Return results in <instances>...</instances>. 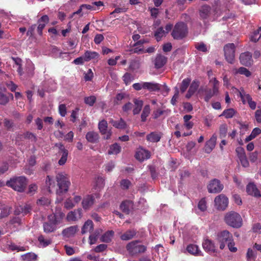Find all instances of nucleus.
<instances>
[{"label":"nucleus","mask_w":261,"mask_h":261,"mask_svg":"<svg viewBox=\"0 0 261 261\" xmlns=\"http://www.w3.org/2000/svg\"><path fill=\"white\" fill-rule=\"evenodd\" d=\"M123 79L126 85L129 84L133 80L131 74L128 73L124 74L123 76Z\"/></svg>","instance_id":"obj_62"},{"label":"nucleus","mask_w":261,"mask_h":261,"mask_svg":"<svg viewBox=\"0 0 261 261\" xmlns=\"http://www.w3.org/2000/svg\"><path fill=\"white\" fill-rule=\"evenodd\" d=\"M75 205L76 204L74 203V201L71 198L67 199L64 202V207L67 209H71L74 207Z\"/></svg>","instance_id":"obj_54"},{"label":"nucleus","mask_w":261,"mask_h":261,"mask_svg":"<svg viewBox=\"0 0 261 261\" xmlns=\"http://www.w3.org/2000/svg\"><path fill=\"white\" fill-rule=\"evenodd\" d=\"M134 102L135 103V108L133 109V113L134 115L138 114L141 111L143 102L142 100L135 99L134 100Z\"/></svg>","instance_id":"obj_37"},{"label":"nucleus","mask_w":261,"mask_h":261,"mask_svg":"<svg viewBox=\"0 0 261 261\" xmlns=\"http://www.w3.org/2000/svg\"><path fill=\"white\" fill-rule=\"evenodd\" d=\"M236 152L237 153L239 159L242 158L246 155L244 149L242 147H238L236 148Z\"/></svg>","instance_id":"obj_60"},{"label":"nucleus","mask_w":261,"mask_h":261,"mask_svg":"<svg viewBox=\"0 0 261 261\" xmlns=\"http://www.w3.org/2000/svg\"><path fill=\"white\" fill-rule=\"evenodd\" d=\"M93 229V223L90 220L86 221L82 227V233L83 234L91 232Z\"/></svg>","instance_id":"obj_35"},{"label":"nucleus","mask_w":261,"mask_h":261,"mask_svg":"<svg viewBox=\"0 0 261 261\" xmlns=\"http://www.w3.org/2000/svg\"><path fill=\"white\" fill-rule=\"evenodd\" d=\"M199 87V82L198 81H193L189 89L188 93L186 94V97L189 98L194 94V93L196 91L198 88Z\"/></svg>","instance_id":"obj_29"},{"label":"nucleus","mask_w":261,"mask_h":261,"mask_svg":"<svg viewBox=\"0 0 261 261\" xmlns=\"http://www.w3.org/2000/svg\"><path fill=\"white\" fill-rule=\"evenodd\" d=\"M9 211L8 207L2 206L0 207V219L8 216L9 214Z\"/></svg>","instance_id":"obj_50"},{"label":"nucleus","mask_w":261,"mask_h":261,"mask_svg":"<svg viewBox=\"0 0 261 261\" xmlns=\"http://www.w3.org/2000/svg\"><path fill=\"white\" fill-rule=\"evenodd\" d=\"M84 56L86 62H88L91 60L98 59L99 57V54L97 52L89 50L86 51Z\"/></svg>","instance_id":"obj_27"},{"label":"nucleus","mask_w":261,"mask_h":261,"mask_svg":"<svg viewBox=\"0 0 261 261\" xmlns=\"http://www.w3.org/2000/svg\"><path fill=\"white\" fill-rule=\"evenodd\" d=\"M187 33V26L184 22L176 23L172 32V36L175 39H180L186 36Z\"/></svg>","instance_id":"obj_5"},{"label":"nucleus","mask_w":261,"mask_h":261,"mask_svg":"<svg viewBox=\"0 0 261 261\" xmlns=\"http://www.w3.org/2000/svg\"><path fill=\"white\" fill-rule=\"evenodd\" d=\"M6 90L5 87L0 86V104L1 105H6L9 101L8 97L4 93Z\"/></svg>","instance_id":"obj_38"},{"label":"nucleus","mask_w":261,"mask_h":261,"mask_svg":"<svg viewBox=\"0 0 261 261\" xmlns=\"http://www.w3.org/2000/svg\"><path fill=\"white\" fill-rule=\"evenodd\" d=\"M144 89L150 91H155L160 89L159 84L153 82H144Z\"/></svg>","instance_id":"obj_34"},{"label":"nucleus","mask_w":261,"mask_h":261,"mask_svg":"<svg viewBox=\"0 0 261 261\" xmlns=\"http://www.w3.org/2000/svg\"><path fill=\"white\" fill-rule=\"evenodd\" d=\"M87 140L91 143H96L99 140L98 134L95 132H89L86 135Z\"/></svg>","instance_id":"obj_30"},{"label":"nucleus","mask_w":261,"mask_h":261,"mask_svg":"<svg viewBox=\"0 0 261 261\" xmlns=\"http://www.w3.org/2000/svg\"><path fill=\"white\" fill-rule=\"evenodd\" d=\"M261 133V129L258 127H256L253 129L251 134L247 137L245 139V142H249L254 139L257 136Z\"/></svg>","instance_id":"obj_42"},{"label":"nucleus","mask_w":261,"mask_h":261,"mask_svg":"<svg viewBox=\"0 0 261 261\" xmlns=\"http://www.w3.org/2000/svg\"><path fill=\"white\" fill-rule=\"evenodd\" d=\"M211 10V7L208 5H204L200 9V15L202 18H206L208 15Z\"/></svg>","instance_id":"obj_41"},{"label":"nucleus","mask_w":261,"mask_h":261,"mask_svg":"<svg viewBox=\"0 0 261 261\" xmlns=\"http://www.w3.org/2000/svg\"><path fill=\"white\" fill-rule=\"evenodd\" d=\"M161 135L160 133L156 132H152L146 136V139L148 141L155 143L159 142L161 139Z\"/></svg>","instance_id":"obj_31"},{"label":"nucleus","mask_w":261,"mask_h":261,"mask_svg":"<svg viewBox=\"0 0 261 261\" xmlns=\"http://www.w3.org/2000/svg\"><path fill=\"white\" fill-rule=\"evenodd\" d=\"M227 132V126L225 124H223L220 126V136L221 138L226 136Z\"/></svg>","instance_id":"obj_56"},{"label":"nucleus","mask_w":261,"mask_h":261,"mask_svg":"<svg viewBox=\"0 0 261 261\" xmlns=\"http://www.w3.org/2000/svg\"><path fill=\"white\" fill-rule=\"evenodd\" d=\"M246 191L248 194L255 197H260L261 196L259 191L256 188V185L253 183L250 182L247 186Z\"/></svg>","instance_id":"obj_20"},{"label":"nucleus","mask_w":261,"mask_h":261,"mask_svg":"<svg viewBox=\"0 0 261 261\" xmlns=\"http://www.w3.org/2000/svg\"><path fill=\"white\" fill-rule=\"evenodd\" d=\"M110 123L115 128L118 129H124L126 127V124L124 120L121 118L119 121L111 119Z\"/></svg>","instance_id":"obj_33"},{"label":"nucleus","mask_w":261,"mask_h":261,"mask_svg":"<svg viewBox=\"0 0 261 261\" xmlns=\"http://www.w3.org/2000/svg\"><path fill=\"white\" fill-rule=\"evenodd\" d=\"M79 230L77 225L71 226L63 230L62 235L65 238L73 237Z\"/></svg>","instance_id":"obj_17"},{"label":"nucleus","mask_w":261,"mask_h":261,"mask_svg":"<svg viewBox=\"0 0 261 261\" xmlns=\"http://www.w3.org/2000/svg\"><path fill=\"white\" fill-rule=\"evenodd\" d=\"M55 146L58 148V153L61 156L58 161V164L61 166L64 165L67 161L68 151L61 143H56Z\"/></svg>","instance_id":"obj_9"},{"label":"nucleus","mask_w":261,"mask_h":261,"mask_svg":"<svg viewBox=\"0 0 261 261\" xmlns=\"http://www.w3.org/2000/svg\"><path fill=\"white\" fill-rule=\"evenodd\" d=\"M7 246L9 249L12 251H16L17 252L24 251L26 249L24 247L17 246L13 243H9L7 244Z\"/></svg>","instance_id":"obj_43"},{"label":"nucleus","mask_w":261,"mask_h":261,"mask_svg":"<svg viewBox=\"0 0 261 261\" xmlns=\"http://www.w3.org/2000/svg\"><path fill=\"white\" fill-rule=\"evenodd\" d=\"M232 236L227 230H224L218 234V240L220 243V248L223 249L225 246V243L232 241Z\"/></svg>","instance_id":"obj_8"},{"label":"nucleus","mask_w":261,"mask_h":261,"mask_svg":"<svg viewBox=\"0 0 261 261\" xmlns=\"http://www.w3.org/2000/svg\"><path fill=\"white\" fill-rule=\"evenodd\" d=\"M98 234L99 232L96 231L94 233L92 234L89 236V240L90 244H94L96 242Z\"/></svg>","instance_id":"obj_57"},{"label":"nucleus","mask_w":261,"mask_h":261,"mask_svg":"<svg viewBox=\"0 0 261 261\" xmlns=\"http://www.w3.org/2000/svg\"><path fill=\"white\" fill-rule=\"evenodd\" d=\"M219 82L215 78L214 79V84L213 91H212L213 94L216 95L218 93L219 89Z\"/></svg>","instance_id":"obj_63"},{"label":"nucleus","mask_w":261,"mask_h":261,"mask_svg":"<svg viewBox=\"0 0 261 261\" xmlns=\"http://www.w3.org/2000/svg\"><path fill=\"white\" fill-rule=\"evenodd\" d=\"M98 128L101 134L103 135L104 139H109L110 138L112 132L111 130H108V123L106 120H102L99 122Z\"/></svg>","instance_id":"obj_14"},{"label":"nucleus","mask_w":261,"mask_h":261,"mask_svg":"<svg viewBox=\"0 0 261 261\" xmlns=\"http://www.w3.org/2000/svg\"><path fill=\"white\" fill-rule=\"evenodd\" d=\"M105 180L104 179L100 176H98L95 178V184L94 185V187L95 190H99L101 188H102L105 185Z\"/></svg>","instance_id":"obj_40"},{"label":"nucleus","mask_w":261,"mask_h":261,"mask_svg":"<svg viewBox=\"0 0 261 261\" xmlns=\"http://www.w3.org/2000/svg\"><path fill=\"white\" fill-rule=\"evenodd\" d=\"M46 185L48 187V191L50 192L51 188L55 187L56 184L53 177L47 176L46 179Z\"/></svg>","instance_id":"obj_51"},{"label":"nucleus","mask_w":261,"mask_h":261,"mask_svg":"<svg viewBox=\"0 0 261 261\" xmlns=\"http://www.w3.org/2000/svg\"><path fill=\"white\" fill-rule=\"evenodd\" d=\"M56 179L58 183V189L57 190V194H62L66 193L70 185L69 178L65 175L60 173L56 176Z\"/></svg>","instance_id":"obj_4"},{"label":"nucleus","mask_w":261,"mask_h":261,"mask_svg":"<svg viewBox=\"0 0 261 261\" xmlns=\"http://www.w3.org/2000/svg\"><path fill=\"white\" fill-rule=\"evenodd\" d=\"M114 232L113 230H109L106 232L100 238V241L102 242L109 243L111 241Z\"/></svg>","instance_id":"obj_36"},{"label":"nucleus","mask_w":261,"mask_h":261,"mask_svg":"<svg viewBox=\"0 0 261 261\" xmlns=\"http://www.w3.org/2000/svg\"><path fill=\"white\" fill-rule=\"evenodd\" d=\"M232 72L234 75L238 74L244 75L246 77H249L251 75V72L247 68L241 67L239 68H234L232 70Z\"/></svg>","instance_id":"obj_26"},{"label":"nucleus","mask_w":261,"mask_h":261,"mask_svg":"<svg viewBox=\"0 0 261 261\" xmlns=\"http://www.w3.org/2000/svg\"><path fill=\"white\" fill-rule=\"evenodd\" d=\"M225 221L227 224L234 228L240 227L242 225L241 216L234 212L227 213L225 216Z\"/></svg>","instance_id":"obj_3"},{"label":"nucleus","mask_w":261,"mask_h":261,"mask_svg":"<svg viewBox=\"0 0 261 261\" xmlns=\"http://www.w3.org/2000/svg\"><path fill=\"white\" fill-rule=\"evenodd\" d=\"M38 241L39 242V245L43 247L48 246L51 243L50 240L45 239L42 236L39 237Z\"/></svg>","instance_id":"obj_53"},{"label":"nucleus","mask_w":261,"mask_h":261,"mask_svg":"<svg viewBox=\"0 0 261 261\" xmlns=\"http://www.w3.org/2000/svg\"><path fill=\"white\" fill-rule=\"evenodd\" d=\"M50 202V200L48 198L42 197L37 200V204L38 205L47 206Z\"/></svg>","instance_id":"obj_49"},{"label":"nucleus","mask_w":261,"mask_h":261,"mask_svg":"<svg viewBox=\"0 0 261 261\" xmlns=\"http://www.w3.org/2000/svg\"><path fill=\"white\" fill-rule=\"evenodd\" d=\"M190 82L191 79L189 78H186L183 80L180 87V90L182 93H184L186 91V90L189 87Z\"/></svg>","instance_id":"obj_48"},{"label":"nucleus","mask_w":261,"mask_h":261,"mask_svg":"<svg viewBox=\"0 0 261 261\" xmlns=\"http://www.w3.org/2000/svg\"><path fill=\"white\" fill-rule=\"evenodd\" d=\"M49 21V18L47 15L42 16L38 21V26L37 28L38 33L41 35L42 34V30L44 28L46 24Z\"/></svg>","instance_id":"obj_21"},{"label":"nucleus","mask_w":261,"mask_h":261,"mask_svg":"<svg viewBox=\"0 0 261 261\" xmlns=\"http://www.w3.org/2000/svg\"><path fill=\"white\" fill-rule=\"evenodd\" d=\"M132 206V202L130 201H125L120 205L121 210L126 213H128L130 207Z\"/></svg>","instance_id":"obj_47"},{"label":"nucleus","mask_w":261,"mask_h":261,"mask_svg":"<svg viewBox=\"0 0 261 261\" xmlns=\"http://www.w3.org/2000/svg\"><path fill=\"white\" fill-rule=\"evenodd\" d=\"M235 46L233 43H228L224 47L225 59L230 64H233L234 60Z\"/></svg>","instance_id":"obj_7"},{"label":"nucleus","mask_w":261,"mask_h":261,"mask_svg":"<svg viewBox=\"0 0 261 261\" xmlns=\"http://www.w3.org/2000/svg\"><path fill=\"white\" fill-rule=\"evenodd\" d=\"M131 185L130 181L128 179H122L121 181L120 185L123 189H127Z\"/></svg>","instance_id":"obj_61"},{"label":"nucleus","mask_w":261,"mask_h":261,"mask_svg":"<svg viewBox=\"0 0 261 261\" xmlns=\"http://www.w3.org/2000/svg\"><path fill=\"white\" fill-rule=\"evenodd\" d=\"M31 211L32 206L30 204H25L18 206L15 211V213L16 215H26L29 214Z\"/></svg>","instance_id":"obj_19"},{"label":"nucleus","mask_w":261,"mask_h":261,"mask_svg":"<svg viewBox=\"0 0 261 261\" xmlns=\"http://www.w3.org/2000/svg\"><path fill=\"white\" fill-rule=\"evenodd\" d=\"M173 25L172 24L168 23L165 26V30L163 27H160L154 32V37L158 41L161 40L163 37H165L167 34L171 30Z\"/></svg>","instance_id":"obj_11"},{"label":"nucleus","mask_w":261,"mask_h":261,"mask_svg":"<svg viewBox=\"0 0 261 261\" xmlns=\"http://www.w3.org/2000/svg\"><path fill=\"white\" fill-rule=\"evenodd\" d=\"M236 113V111L234 109L230 108L225 110L220 116H224L226 118H231L235 115Z\"/></svg>","instance_id":"obj_44"},{"label":"nucleus","mask_w":261,"mask_h":261,"mask_svg":"<svg viewBox=\"0 0 261 261\" xmlns=\"http://www.w3.org/2000/svg\"><path fill=\"white\" fill-rule=\"evenodd\" d=\"M136 234V230H128L120 236V239L123 241H128L133 239Z\"/></svg>","instance_id":"obj_32"},{"label":"nucleus","mask_w":261,"mask_h":261,"mask_svg":"<svg viewBox=\"0 0 261 261\" xmlns=\"http://www.w3.org/2000/svg\"><path fill=\"white\" fill-rule=\"evenodd\" d=\"M215 203L217 209L224 210L228 205V199L225 195L221 194L215 198Z\"/></svg>","instance_id":"obj_12"},{"label":"nucleus","mask_w":261,"mask_h":261,"mask_svg":"<svg viewBox=\"0 0 261 261\" xmlns=\"http://www.w3.org/2000/svg\"><path fill=\"white\" fill-rule=\"evenodd\" d=\"M198 208L200 211L202 212L206 210L207 206L205 199H202L199 201L198 204Z\"/></svg>","instance_id":"obj_55"},{"label":"nucleus","mask_w":261,"mask_h":261,"mask_svg":"<svg viewBox=\"0 0 261 261\" xmlns=\"http://www.w3.org/2000/svg\"><path fill=\"white\" fill-rule=\"evenodd\" d=\"M217 140V137L215 135H213L210 140L206 142L204 149L206 153H210L215 148Z\"/></svg>","instance_id":"obj_23"},{"label":"nucleus","mask_w":261,"mask_h":261,"mask_svg":"<svg viewBox=\"0 0 261 261\" xmlns=\"http://www.w3.org/2000/svg\"><path fill=\"white\" fill-rule=\"evenodd\" d=\"M203 249L210 253H214L216 250L215 245L210 240L205 239L202 243Z\"/></svg>","instance_id":"obj_22"},{"label":"nucleus","mask_w":261,"mask_h":261,"mask_svg":"<svg viewBox=\"0 0 261 261\" xmlns=\"http://www.w3.org/2000/svg\"><path fill=\"white\" fill-rule=\"evenodd\" d=\"M195 47L199 51H201L202 52H206L207 51V46L202 42L198 43L197 44H196L195 45Z\"/></svg>","instance_id":"obj_58"},{"label":"nucleus","mask_w":261,"mask_h":261,"mask_svg":"<svg viewBox=\"0 0 261 261\" xmlns=\"http://www.w3.org/2000/svg\"><path fill=\"white\" fill-rule=\"evenodd\" d=\"M151 154L149 151L142 148H138L135 153L136 159L140 162H143L150 158Z\"/></svg>","instance_id":"obj_13"},{"label":"nucleus","mask_w":261,"mask_h":261,"mask_svg":"<svg viewBox=\"0 0 261 261\" xmlns=\"http://www.w3.org/2000/svg\"><path fill=\"white\" fill-rule=\"evenodd\" d=\"M240 61L243 65L250 66L253 63L251 54L248 51L242 53L240 56Z\"/></svg>","instance_id":"obj_16"},{"label":"nucleus","mask_w":261,"mask_h":261,"mask_svg":"<svg viewBox=\"0 0 261 261\" xmlns=\"http://www.w3.org/2000/svg\"><path fill=\"white\" fill-rule=\"evenodd\" d=\"M27 184L26 178L24 176H19L10 179L7 181L6 185L15 191L22 192L24 191Z\"/></svg>","instance_id":"obj_2"},{"label":"nucleus","mask_w":261,"mask_h":261,"mask_svg":"<svg viewBox=\"0 0 261 261\" xmlns=\"http://www.w3.org/2000/svg\"><path fill=\"white\" fill-rule=\"evenodd\" d=\"M187 251L191 254L195 256L202 255V252L198 246L195 244H190L187 246Z\"/></svg>","instance_id":"obj_24"},{"label":"nucleus","mask_w":261,"mask_h":261,"mask_svg":"<svg viewBox=\"0 0 261 261\" xmlns=\"http://www.w3.org/2000/svg\"><path fill=\"white\" fill-rule=\"evenodd\" d=\"M120 150L121 147L117 143H115L110 146L108 153L110 154H117Z\"/></svg>","instance_id":"obj_45"},{"label":"nucleus","mask_w":261,"mask_h":261,"mask_svg":"<svg viewBox=\"0 0 261 261\" xmlns=\"http://www.w3.org/2000/svg\"><path fill=\"white\" fill-rule=\"evenodd\" d=\"M94 196L93 195H87L84 197L82 204L84 210H88L94 204Z\"/></svg>","instance_id":"obj_18"},{"label":"nucleus","mask_w":261,"mask_h":261,"mask_svg":"<svg viewBox=\"0 0 261 261\" xmlns=\"http://www.w3.org/2000/svg\"><path fill=\"white\" fill-rule=\"evenodd\" d=\"M21 257L22 260L27 261H35L37 258V255L33 252L24 254Z\"/></svg>","instance_id":"obj_39"},{"label":"nucleus","mask_w":261,"mask_h":261,"mask_svg":"<svg viewBox=\"0 0 261 261\" xmlns=\"http://www.w3.org/2000/svg\"><path fill=\"white\" fill-rule=\"evenodd\" d=\"M96 97L95 96H90L85 97L84 98V102L86 105L89 106H92L96 101Z\"/></svg>","instance_id":"obj_52"},{"label":"nucleus","mask_w":261,"mask_h":261,"mask_svg":"<svg viewBox=\"0 0 261 261\" xmlns=\"http://www.w3.org/2000/svg\"><path fill=\"white\" fill-rule=\"evenodd\" d=\"M207 187L209 193H217L223 190V185L218 179H214L210 181Z\"/></svg>","instance_id":"obj_10"},{"label":"nucleus","mask_w":261,"mask_h":261,"mask_svg":"<svg viewBox=\"0 0 261 261\" xmlns=\"http://www.w3.org/2000/svg\"><path fill=\"white\" fill-rule=\"evenodd\" d=\"M93 77V73L91 69H89L85 75V80L86 81H91Z\"/></svg>","instance_id":"obj_64"},{"label":"nucleus","mask_w":261,"mask_h":261,"mask_svg":"<svg viewBox=\"0 0 261 261\" xmlns=\"http://www.w3.org/2000/svg\"><path fill=\"white\" fill-rule=\"evenodd\" d=\"M82 210L81 208L75 210L68 213L66 219L68 221H76L82 217Z\"/></svg>","instance_id":"obj_15"},{"label":"nucleus","mask_w":261,"mask_h":261,"mask_svg":"<svg viewBox=\"0 0 261 261\" xmlns=\"http://www.w3.org/2000/svg\"><path fill=\"white\" fill-rule=\"evenodd\" d=\"M150 112V108L149 105H146L143 108L142 113L141 114V121L144 122L146 120V118L148 117Z\"/></svg>","instance_id":"obj_46"},{"label":"nucleus","mask_w":261,"mask_h":261,"mask_svg":"<svg viewBox=\"0 0 261 261\" xmlns=\"http://www.w3.org/2000/svg\"><path fill=\"white\" fill-rule=\"evenodd\" d=\"M126 249L131 255H135L145 252L146 247L138 241H132L127 245Z\"/></svg>","instance_id":"obj_6"},{"label":"nucleus","mask_w":261,"mask_h":261,"mask_svg":"<svg viewBox=\"0 0 261 261\" xmlns=\"http://www.w3.org/2000/svg\"><path fill=\"white\" fill-rule=\"evenodd\" d=\"M234 89L239 93V95L241 97L243 104H245L246 102H248L252 98L249 94H247L245 92L243 88H241L240 90H238L236 88Z\"/></svg>","instance_id":"obj_25"},{"label":"nucleus","mask_w":261,"mask_h":261,"mask_svg":"<svg viewBox=\"0 0 261 261\" xmlns=\"http://www.w3.org/2000/svg\"><path fill=\"white\" fill-rule=\"evenodd\" d=\"M167 62V58L164 56L159 55L156 56L154 61V65L156 68L162 67Z\"/></svg>","instance_id":"obj_28"},{"label":"nucleus","mask_w":261,"mask_h":261,"mask_svg":"<svg viewBox=\"0 0 261 261\" xmlns=\"http://www.w3.org/2000/svg\"><path fill=\"white\" fill-rule=\"evenodd\" d=\"M64 217V214L61 212L49 216V222L45 223L43 225L44 232L49 233L54 231L56 229V225L61 222Z\"/></svg>","instance_id":"obj_1"},{"label":"nucleus","mask_w":261,"mask_h":261,"mask_svg":"<svg viewBox=\"0 0 261 261\" xmlns=\"http://www.w3.org/2000/svg\"><path fill=\"white\" fill-rule=\"evenodd\" d=\"M256 255V253L255 251H253L252 249L249 248L248 249L246 257L248 260L251 259H254L255 258Z\"/></svg>","instance_id":"obj_59"}]
</instances>
